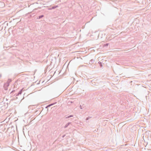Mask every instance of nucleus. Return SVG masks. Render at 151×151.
<instances>
[{
    "instance_id": "obj_1",
    "label": "nucleus",
    "mask_w": 151,
    "mask_h": 151,
    "mask_svg": "<svg viewBox=\"0 0 151 151\" xmlns=\"http://www.w3.org/2000/svg\"><path fill=\"white\" fill-rule=\"evenodd\" d=\"M42 110L41 111V110L40 109H38L36 111H35L34 112H32L33 113H41L42 111Z\"/></svg>"
},
{
    "instance_id": "obj_2",
    "label": "nucleus",
    "mask_w": 151,
    "mask_h": 151,
    "mask_svg": "<svg viewBox=\"0 0 151 151\" xmlns=\"http://www.w3.org/2000/svg\"><path fill=\"white\" fill-rule=\"evenodd\" d=\"M80 108L81 109H83L85 108V106L84 104H81L80 106Z\"/></svg>"
},
{
    "instance_id": "obj_3",
    "label": "nucleus",
    "mask_w": 151,
    "mask_h": 151,
    "mask_svg": "<svg viewBox=\"0 0 151 151\" xmlns=\"http://www.w3.org/2000/svg\"><path fill=\"white\" fill-rule=\"evenodd\" d=\"M56 103H57V102H55V103H52V104H49V105H47L46 106L45 108H48V107H49L50 106H52L53 105H54L55 104H56Z\"/></svg>"
},
{
    "instance_id": "obj_4",
    "label": "nucleus",
    "mask_w": 151,
    "mask_h": 151,
    "mask_svg": "<svg viewBox=\"0 0 151 151\" xmlns=\"http://www.w3.org/2000/svg\"><path fill=\"white\" fill-rule=\"evenodd\" d=\"M58 7V6H54L52 7L49 8L48 9L49 10H51L52 9H55Z\"/></svg>"
},
{
    "instance_id": "obj_5",
    "label": "nucleus",
    "mask_w": 151,
    "mask_h": 151,
    "mask_svg": "<svg viewBox=\"0 0 151 151\" xmlns=\"http://www.w3.org/2000/svg\"><path fill=\"white\" fill-rule=\"evenodd\" d=\"M23 88L21 89L18 92V93L16 95V96H18L19 95L21 94L22 93Z\"/></svg>"
},
{
    "instance_id": "obj_6",
    "label": "nucleus",
    "mask_w": 151,
    "mask_h": 151,
    "mask_svg": "<svg viewBox=\"0 0 151 151\" xmlns=\"http://www.w3.org/2000/svg\"><path fill=\"white\" fill-rule=\"evenodd\" d=\"M94 61V60H93V59H91L89 63L90 64H93V63Z\"/></svg>"
},
{
    "instance_id": "obj_7",
    "label": "nucleus",
    "mask_w": 151,
    "mask_h": 151,
    "mask_svg": "<svg viewBox=\"0 0 151 151\" xmlns=\"http://www.w3.org/2000/svg\"><path fill=\"white\" fill-rule=\"evenodd\" d=\"M11 81H12V80L11 79H9L8 80V81H7V83L8 84V86L9 85V83Z\"/></svg>"
},
{
    "instance_id": "obj_8",
    "label": "nucleus",
    "mask_w": 151,
    "mask_h": 151,
    "mask_svg": "<svg viewBox=\"0 0 151 151\" xmlns=\"http://www.w3.org/2000/svg\"><path fill=\"white\" fill-rule=\"evenodd\" d=\"M44 17V15H42L40 16H39L38 17V19H40L41 18H42Z\"/></svg>"
},
{
    "instance_id": "obj_9",
    "label": "nucleus",
    "mask_w": 151,
    "mask_h": 151,
    "mask_svg": "<svg viewBox=\"0 0 151 151\" xmlns=\"http://www.w3.org/2000/svg\"><path fill=\"white\" fill-rule=\"evenodd\" d=\"M99 65L101 67H102L103 66V65H102V63L101 62H99Z\"/></svg>"
},
{
    "instance_id": "obj_10",
    "label": "nucleus",
    "mask_w": 151,
    "mask_h": 151,
    "mask_svg": "<svg viewBox=\"0 0 151 151\" xmlns=\"http://www.w3.org/2000/svg\"><path fill=\"white\" fill-rule=\"evenodd\" d=\"M109 44V43H106L104 45V46H107Z\"/></svg>"
},
{
    "instance_id": "obj_11",
    "label": "nucleus",
    "mask_w": 151,
    "mask_h": 151,
    "mask_svg": "<svg viewBox=\"0 0 151 151\" xmlns=\"http://www.w3.org/2000/svg\"><path fill=\"white\" fill-rule=\"evenodd\" d=\"M32 112V111H28V112H27L26 113H30Z\"/></svg>"
},
{
    "instance_id": "obj_12",
    "label": "nucleus",
    "mask_w": 151,
    "mask_h": 151,
    "mask_svg": "<svg viewBox=\"0 0 151 151\" xmlns=\"http://www.w3.org/2000/svg\"><path fill=\"white\" fill-rule=\"evenodd\" d=\"M14 91H15V90H13V91L11 92V93H12V92H14Z\"/></svg>"
},
{
    "instance_id": "obj_13",
    "label": "nucleus",
    "mask_w": 151,
    "mask_h": 151,
    "mask_svg": "<svg viewBox=\"0 0 151 151\" xmlns=\"http://www.w3.org/2000/svg\"><path fill=\"white\" fill-rule=\"evenodd\" d=\"M1 77V74H0V78Z\"/></svg>"
},
{
    "instance_id": "obj_14",
    "label": "nucleus",
    "mask_w": 151,
    "mask_h": 151,
    "mask_svg": "<svg viewBox=\"0 0 151 151\" xmlns=\"http://www.w3.org/2000/svg\"><path fill=\"white\" fill-rule=\"evenodd\" d=\"M73 102L72 101H71V103H72Z\"/></svg>"
}]
</instances>
